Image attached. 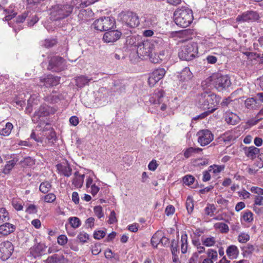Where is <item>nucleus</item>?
<instances>
[{"label":"nucleus","mask_w":263,"mask_h":263,"mask_svg":"<svg viewBox=\"0 0 263 263\" xmlns=\"http://www.w3.org/2000/svg\"><path fill=\"white\" fill-rule=\"evenodd\" d=\"M15 226L9 223H6L0 226V234L8 235L14 231Z\"/></svg>","instance_id":"4be33fe9"},{"label":"nucleus","mask_w":263,"mask_h":263,"mask_svg":"<svg viewBox=\"0 0 263 263\" xmlns=\"http://www.w3.org/2000/svg\"><path fill=\"white\" fill-rule=\"evenodd\" d=\"M258 159L257 166L259 168L263 167V153L259 154L258 155Z\"/></svg>","instance_id":"338daca9"},{"label":"nucleus","mask_w":263,"mask_h":263,"mask_svg":"<svg viewBox=\"0 0 263 263\" xmlns=\"http://www.w3.org/2000/svg\"><path fill=\"white\" fill-rule=\"evenodd\" d=\"M226 253L230 259H233L238 257L239 251L235 246L232 245L227 248Z\"/></svg>","instance_id":"b1692460"},{"label":"nucleus","mask_w":263,"mask_h":263,"mask_svg":"<svg viewBox=\"0 0 263 263\" xmlns=\"http://www.w3.org/2000/svg\"><path fill=\"white\" fill-rule=\"evenodd\" d=\"M186 208L189 213H191L194 210L193 199L191 197H188L186 201Z\"/></svg>","instance_id":"a19ab883"},{"label":"nucleus","mask_w":263,"mask_h":263,"mask_svg":"<svg viewBox=\"0 0 263 263\" xmlns=\"http://www.w3.org/2000/svg\"><path fill=\"white\" fill-rule=\"evenodd\" d=\"M56 199L55 195L53 193H49L44 196V201L50 203L53 202Z\"/></svg>","instance_id":"6e6d98bb"},{"label":"nucleus","mask_w":263,"mask_h":263,"mask_svg":"<svg viewBox=\"0 0 263 263\" xmlns=\"http://www.w3.org/2000/svg\"><path fill=\"white\" fill-rule=\"evenodd\" d=\"M215 228L218 229L221 233H226L228 232L229 228L228 226L223 222H218L215 224Z\"/></svg>","instance_id":"4c0bfd02"},{"label":"nucleus","mask_w":263,"mask_h":263,"mask_svg":"<svg viewBox=\"0 0 263 263\" xmlns=\"http://www.w3.org/2000/svg\"><path fill=\"white\" fill-rule=\"evenodd\" d=\"M69 221L71 227L73 228H77L81 224L80 220L76 217H70L69 218Z\"/></svg>","instance_id":"37998d69"},{"label":"nucleus","mask_w":263,"mask_h":263,"mask_svg":"<svg viewBox=\"0 0 263 263\" xmlns=\"http://www.w3.org/2000/svg\"><path fill=\"white\" fill-rule=\"evenodd\" d=\"M106 235L105 232L104 231H98L94 233L93 237L96 239H100L103 238Z\"/></svg>","instance_id":"052dcab7"},{"label":"nucleus","mask_w":263,"mask_h":263,"mask_svg":"<svg viewBox=\"0 0 263 263\" xmlns=\"http://www.w3.org/2000/svg\"><path fill=\"white\" fill-rule=\"evenodd\" d=\"M195 180L194 177L192 175H186L183 178V181L184 184L187 185L192 184Z\"/></svg>","instance_id":"49530a36"},{"label":"nucleus","mask_w":263,"mask_h":263,"mask_svg":"<svg viewBox=\"0 0 263 263\" xmlns=\"http://www.w3.org/2000/svg\"><path fill=\"white\" fill-rule=\"evenodd\" d=\"M44 82L46 86H55L60 83V78L49 75L45 79Z\"/></svg>","instance_id":"393cba45"},{"label":"nucleus","mask_w":263,"mask_h":263,"mask_svg":"<svg viewBox=\"0 0 263 263\" xmlns=\"http://www.w3.org/2000/svg\"><path fill=\"white\" fill-rule=\"evenodd\" d=\"M243 218L245 221L250 222L253 219L252 213L249 211L245 212L243 215Z\"/></svg>","instance_id":"3c124183"},{"label":"nucleus","mask_w":263,"mask_h":263,"mask_svg":"<svg viewBox=\"0 0 263 263\" xmlns=\"http://www.w3.org/2000/svg\"><path fill=\"white\" fill-rule=\"evenodd\" d=\"M198 258L197 253H194L192 257L189 259L188 263H197Z\"/></svg>","instance_id":"774afa93"},{"label":"nucleus","mask_w":263,"mask_h":263,"mask_svg":"<svg viewBox=\"0 0 263 263\" xmlns=\"http://www.w3.org/2000/svg\"><path fill=\"white\" fill-rule=\"evenodd\" d=\"M250 239V236L245 233H242L239 235L238 237V240L240 243H246L249 241Z\"/></svg>","instance_id":"a18cd8bd"},{"label":"nucleus","mask_w":263,"mask_h":263,"mask_svg":"<svg viewBox=\"0 0 263 263\" xmlns=\"http://www.w3.org/2000/svg\"><path fill=\"white\" fill-rule=\"evenodd\" d=\"M45 251V246L43 244H37L31 249L30 252L34 257L40 256Z\"/></svg>","instance_id":"a878e982"},{"label":"nucleus","mask_w":263,"mask_h":263,"mask_svg":"<svg viewBox=\"0 0 263 263\" xmlns=\"http://www.w3.org/2000/svg\"><path fill=\"white\" fill-rule=\"evenodd\" d=\"M15 15L16 13H13L12 14L7 15L5 17V21L8 22L9 26L13 28L14 31H16V29L15 28V23L16 22V18H15Z\"/></svg>","instance_id":"c85d7f7f"},{"label":"nucleus","mask_w":263,"mask_h":263,"mask_svg":"<svg viewBox=\"0 0 263 263\" xmlns=\"http://www.w3.org/2000/svg\"><path fill=\"white\" fill-rule=\"evenodd\" d=\"M34 163V160L31 158L28 157L24 158L23 160H21L20 162V165L23 167H25L31 166Z\"/></svg>","instance_id":"ea45409f"},{"label":"nucleus","mask_w":263,"mask_h":263,"mask_svg":"<svg viewBox=\"0 0 263 263\" xmlns=\"http://www.w3.org/2000/svg\"><path fill=\"white\" fill-rule=\"evenodd\" d=\"M224 168V165H213L209 168V171L214 175H217Z\"/></svg>","instance_id":"72a5a7b5"},{"label":"nucleus","mask_w":263,"mask_h":263,"mask_svg":"<svg viewBox=\"0 0 263 263\" xmlns=\"http://www.w3.org/2000/svg\"><path fill=\"white\" fill-rule=\"evenodd\" d=\"M153 45L148 41L140 43L137 47V53L141 56H148L152 53Z\"/></svg>","instance_id":"f8f14e48"},{"label":"nucleus","mask_w":263,"mask_h":263,"mask_svg":"<svg viewBox=\"0 0 263 263\" xmlns=\"http://www.w3.org/2000/svg\"><path fill=\"white\" fill-rule=\"evenodd\" d=\"M174 17L176 25L183 28L188 27L193 20L192 10L185 7L177 8L174 13Z\"/></svg>","instance_id":"7ed1b4c3"},{"label":"nucleus","mask_w":263,"mask_h":263,"mask_svg":"<svg viewBox=\"0 0 263 263\" xmlns=\"http://www.w3.org/2000/svg\"><path fill=\"white\" fill-rule=\"evenodd\" d=\"M202 244L206 247L214 246L216 243V239L214 237L210 236L205 238H202Z\"/></svg>","instance_id":"473e14b6"},{"label":"nucleus","mask_w":263,"mask_h":263,"mask_svg":"<svg viewBox=\"0 0 263 263\" xmlns=\"http://www.w3.org/2000/svg\"><path fill=\"white\" fill-rule=\"evenodd\" d=\"M243 151L245 155L251 160H254L259 154V149L254 146L245 147Z\"/></svg>","instance_id":"a211bd4d"},{"label":"nucleus","mask_w":263,"mask_h":263,"mask_svg":"<svg viewBox=\"0 0 263 263\" xmlns=\"http://www.w3.org/2000/svg\"><path fill=\"white\" fill-rule=\"evenodd\" d=\"M181 251L182 254H185L187 252L189 247L188 241H187V235L184 233L182 234L181 238Z\"/></svg>","instance_id":"cd10ccee"},{"label":"nucleus","mask_w":263,"mask_h":263,"mask_svg":"<svg viewBox=\"0 0 263 263\" xmlns=\"http://www.w3.org/2000/svg\"><path fill=\"white\" fill-rule=\"evenodd\" d=\"M164 96V92L163 90L157 89L150 97L149 101L152 104L155 105H160L164 100L166 99Z\"/></svg>","instance_id":"dca6fc26"},{"label":"nucleus","mask_w":263,"mask_h":263,"mask_svg":"<svg viewBox=\"0 0 263 263\" xmlns=\"http://www.w3.org/2000/svg\"><path fill=\"white\" fill-rule=\"evenodd\" d=\"M121 32L117 30H107L103 35V39L106 43H112L120 39Z\"/></svg>","instance_id":"2eb2a0df"},{"label":"nucleus","mask_w":263,"mask_h":263,"mask_svg":"<svg viewBox=\"0 0 263 263\" xmlns=\"http://www.w3.org/2000/svg\"><path fill=\"white\" fill-rule=\"evenodd\" d=\"M225 121L230 125H236L240 121L239 117L232 112H227L225 115Z\"/></svg>","instance_id":"f3484780"},{"label":"nucleus","mask_w":263,"mask_h":263,"mask_svg":"<svg viewBox=\"0 0 263 263\" xmlns=\"http://www.w3.org/2000/svg\"><path fill=\"white\" fill-rule=\"evenodd\" d=\"M72 11V7L69 5H55L50 9L51 17L53 20L63 19L69 16Z\"/></svg>","instance_id":"39448f33"},{"label":"nucleus","mask_w":263,"mask_h":263,"mask_svg":"<svg viewBox=\"0 0 263 263\" xmlns=\"http://www.w3.org/2000/svg\"><path fill=\"white\" fill-rule=\"evenodd\" d=\"M14 247L12 243L7 241L0 243V257L2 260L8 259L12 255Z\"/></svg>","instance_id":"1a4fd4ad"},{"label":"nucleus","mask_w":263,"mask_h":263,"mask_svg":"<svg viewBox=\"0 0 263 263\" xmlns=\"http://www.w3.org/2000/svg\"><path fill=\"white\" fill-rule=\"evenodd\" d=\"M178 246L177 242L175 241V240H173L172 241V245H171V252L173 256H178Z\"/></svg>","instance_id":"de8ad7c7"},{"label":"nucleus","mask_w":263,"mask_h":263,"mask_svg":"<svg viewBox=\"0 0 263 263\" xmlns=\"http://www.w3.org/2000/svg\"><path fill=\"white\" fill-rule=\"evenodd\" d=\"M198 137V142L201 146H204L209 144L214 139V135L208 129L199 130L197 133Z\"/></svg>","instance_id":"6e6552de"},{"label":"nucleus","mask_w":263,"mask_h":263,"mask_svg":"<svg viewBox=\"0 0 263 263\" xmlns=\"http://www.w3.org/2000/svg\"><path fill=\"white\" fill-rule=\"evenodd\" d=\"M64 258L61 255L54 254L48 257L46 259V263H61L64 261Z\"/></svg>","instance_id":"c756f323"},{"label":"nucleus","mask_w":263,"mask_h":263,"mask_svg":"<svg viewBox=\"0 0 263 263\" xmlns=\"http://www.w3.org/2000/svg\"><path fill=\"white\" fill-rule=\"evenodd\" d=\"M149 56L150 61L153 63H159L162 61V57L157 53L152 54V53Z\"/></svg>","instance_id":"c03bdc74"},{"label":"nucleus","mask_w":263,"mask_h":263,"mask_svg":"<svg viewBox=\"0 0 263 263\" xmlns=\"http://www.w3.org/2000/svg\"><path fill=\"white\" fill-rule=\"evenodd\" d=\"M57 168L63 175L66 177H69L71 175L72 169L68 164H59L57 165Z\"/></svg>","instance_id":"5701e85b"},{"label":"nucleus","mask_w":263,"mask_h":263,"mask_svg":"<svg viewBox=\"0 0 263 263\" xmlns=\"http://www.w3.org/2000/svg\"><path fill=\"white\" fill-rule=\"evenodd\" d=\"M45 135L47 136L46 138L48 141V143L50 145H52L56 140L55 133L53 129H49L48 133L45 134Z\"/></svg>","instance_id":"f704fd0d"},{"label":"nucleus","mask_w":263,"mask_h":263,"mask_svg":"<svg viewBox=\"0 0 263 263\" xmlns=\"http://www.w3.org/2000/svg\"><path fill=\"white\" fill-rule=\"evenodd\" d=\"M64 60L60 57H53L49 62L48 69L58 72L64 69Z\"/></svg>","instance_id":"9b49d317"},{"label":"nucleus","mask_w":263,"mask_h":263,"mask_svg":"<svg viewBox=\"0 0 263 263\" xmlns=\"http://www.w3.org/2000/svg\"><path fill=\"white\" fill-rule=\"evenodd\" d=\"M51 187V184L48 181H44L41 183L40 185V191L43 193H48Z\"/></svg>","instance_id":"e433bc0d"},{"label":"nucleus","mask_w":263,"mask_h":263,"mask_svg":"<svg viewBox=\"0 0 263 263\" xmlns=\"http://www.w3.org/2000/svg\"><path fill=\"white\" fill-rule=\"evenodd\" d=\"M14 165V161H9L5 165V166L3 169V172L5 174H8L9 173L10 171L12 169Z\"/></svg>","instance_id":"09e8293b"},{"label":"nucleus","mask_w":263,"mask_h":263,"mask_svg":"<svg viewBox=\"0 0 263 263\" xmlns=\"http://www.w3.org/2000/svg\"><path fill=\"white\" fill-rule=\"evenodd\" d=\"M13 126L12 123L8 122L5 125V127L0 130V135L4 136H7L11 133Z\"/></svg>","instance_id":"2f4dec72"},{"label":"nucleus","mask_w":263,"mask_h":263,"mask_svg":"<svg viewBox=\"0 0 263 263\" xmlns=\"http://www.w3.org/2000/svg\"><path fill=\"white\" fill-rule=\"evenodd\" d=\"M163 240H165L166 242L167 241V239L163 236L162 233L161 231H157L153 236L151 239V243L154 247H157L160 242L163 244Z\"/></svg>","instance_id":"6ab92c4d"},{"label":"nucleus","mask_w":263,"mask_h":263,"mask_svg":"<svg viewBox=\"0 0 263 263\" xmlns=\"http://www.w3.org/2000/svg\"><path fill=\"white\" fill-rule=\"evenodd\" d=\"M55 111V109L48 106L46 105H42L39 111L35 112L33 117H32V121L33 122H38L40 117H45L49 115L50 114H54Z\"/></svg>","instance_id":"4468645a"},{"label":"nucleus","mask_w":263,"mask_h":263,"mask_svg":"<svg viewBox=\"0 0 263 263\" xmlns=\"http://www.w3.org/2000/svg\"><path fill=\"white\" fill-rule=\"evenodd\" d=\"M250 191L254 194H257V196L263 195V189L257 186H252L250 189Z\"/></svg>","instance_id":"bf43d9fd"},{"label":"nucleus","mask_w":263,"mask_h":263,"mask_svg":"<svg viewBox=\"0 0 263 263\" xmlns=\"http://www.w3.org/2000/svg\"><path fill=\"white\" fill-rule=\"evenodd\" d=\"M9 213L7 210L3 208H0V224L9 220Z\"/></svg>","instance_id":"c9c22d12"},{"label":"nucleus","mask_w":263,"mask_h":263,"mask_svg":"<svg viewBox=\"0 0 263 263\" xmlns=\"http://www.w3.org/2000/svg\"><path fill=\"white\" fill-rule=\"evenodd\" d=\"M259 14L256 11H247L238 15L236 21L239 23L253 22L258 20Z\"/></svg>","instance_id":"9d476101"},{"label":"nucleus","mask_w":263,"mask_h":263,"mask_svg":"<svg viewBox=\"0 0 263 263\" xmlns=\"http://www.w3.org/2000/svg\"><path fill=\"white\" fill-rule=\"evenodd\" d=\"M198 53L197 43L192 42H187L184 43L178 53L180 59L190 61L193 59Z\"/></svg>","instance_id":"20e7f679"},{"label":"nucleus","mask_w":263,"mask_h":263,"mask_svg":"<svg viewBox=\"0 0 263 263\" xmlns=\"http://www.w3.org/2000/svg\"><path fill=\"white\" fill-rule=\"evenodd\" d=\"M39 102V99L37 98V97L35 95L32 96L30 97V98L28 100V104L29 106H33L34 105L38 104Z\"/></svg>","instance_id":"8fccbe9b"},{"label":"nucleus","mask_w":263,"mask_h":263,"mask_svg":"<svg viewBox=\"0 0 263 263\" xmlns=\"http://www.w3.org/2000/svg\"><path fill=\"white\" fill-rule=\"evenodd\" d=\"M72 4L77 9L83 8L89 5L87 0H73Z\"/></svg>","instance_id":"7c9ffc66"},{"label":"nucleus","mask_w":263,"mask_h":263,"mask_svg":"<svg viewBox=\"0 0 263 263\" xmlns=\"http://www.w3.org/2000/svg\"><path fill=\"white\" fill-rule=\"evenodd\" d=\"M117 221L116 213L114 211H112L109 216L108 222L110 224L114 223Z\"/></svg>","instance_id":"0e129e2a"},{"label":"nucleus","mask_w":263,"mask_h":263,"mask_svg":"<svg viewBox=\"0 0 263 263\" xmlns=\"http://www.w3.org/2000/svg\"><path fill=\"white\" fill-rule=\"evenodd\" d=\"M58 242L60 245H64L67 242V238L66 235H61L58 238Z\"/></svg>","instance_id":"680f3d73"},{"label":"nucleus","mask_w":263,"mask_h":263,"mask_svg":"<svg viewBox=\"0 0 263 263\" xmlns=\"http://www.w3.org/2000/svg\"><path fill=\"white\" fill-rule=\"evenodd\" d=\"M231 84L230 78L227 75L220 73H213L202 82V86L212 85L218 91L226 90Z\"/></svg>","instance_id":"f03ea898"},{"label":"nucleus","mask_w":263,"mask_h":263,"mask_svg":"<svg viewBox=\"0 0 263 263\" xmlns=\"http://www.w3.org/2000/svg\"><path fill=\"white\" fill-rule=\"evenodd\" d=\"M118 19L123 24L130 28H135L140 24L138 16L131 11L121 12L118 15Z\"/></svg>","instance_id":"423d86ee"},{"label":"nucleus","mask_w":263,"mask_h":263,"mask_svg":"<svg viewBox=\"0 0 263 263\" xmlns=\"http://www.w3.org/2000/svg\"><path fill=\"white\" fill-rule=\"evenodd\" d=\"M263 205V196H255L254 197V203L253 206L262 205Z\"/></svg>","instance_id":"13d9d810"},{"label":"nucleus","mask_w":263,"mask_h":263,"mask_svg":"<svg viewBox=\"0 0 263 263\" xmlns=\"http://www.w3.org/2000/svg\"><path fill=\"white\" fill-rule=\"evenodd\" d=\"M246 107L250 109H253L256 106V101L253 98H248L245 102Z\"/></svg>","instance_id":"58836bf2"},{"label":"nucleus","mask_w":263,"mask_h":263,"mask_svg":"<svg viewBox=\"0 0 263 263\" xmlns=\"http://www.w3.org/2000/svg\"><path fill=\"white\" fill-rule=\"evenodd\" d=\"M158 166V164L155 160H153L149 163L148 167L149 170L154 171Z\"/></svg>","instance_id":"69168bd1"},{"label":"nucleus","mask_w":263,"mask_h":263,"mask_svg":"<svg viewBox=\"0 0 263 263\" xmlns=\"http://www.w3.org/2000/svg\"><path fill=\"white\" fill-rule=\"evenodd\" d=\"M166 71L163 68L155 69L151 74L148 79V83L150 87H153L159 80L163 78Z\"/></svg>","instance_id":"ddd939ff"},{"label":"nucleus","mask_w":263,"mask_h":263,"mask_svg":"<svg viewBox=\"0 0 263 263\" xmlns=\"http://www.w3.org/2000/svg\"><path fill=\"white\" fill-rule=\"evenodd\" d=\"M215 210L214 204H209L205 209V214L208 215L212 216Z\"/></svg>","instance_id":"603ef678"},{"label":"nucleus","mask_w":263,"mask_h":263,"mask_svg":"<svg viewBox=\"0 0 263 263\" xmlns=\"http://www.w3.org/2000/svg\"><path fill=\"white\" fill-rule=\"evenodd\" d=\"M94 212L96 215L99 218H101L104 216L102 208L101 206H95L93 209Z\"/></svg>","instance_id":"4d7b16f0"},{"label":"nucleus","mask_w":263,"mask_h":263,"mask_svg":"<svg viewBox=\"0 0 263 263\" xmlns=\"http://www.w3.org/2000/svg\"><path fill=\"white\" fill-rule=\"evenodd\" d=\"M219 101V97L215 93L204 91L197 96L196 105L199 108L213 112L217 109Z\"/></svg>","instance_id":"f257e3e1"},{"label":"nucleus","mask_w":263,"mask_h":263,"mask_svg":"<svg viewBox=\"0 0 263 263\" xmlns=\"http://www.w3.org/2000/svg\"><path fill=\"white\" fill-rule=\"evenodd\" d=\"M84 174H80L78 171L74 173V177L72 180V184L77 188H81L84 182Z\"/></svg>","instance_id":"aec40b11"},{"label":"nucleus","mask_w":263,"mask_h":263,"mask_svg":"<svg viewBox=\"0 0 263 263\" xmlns=\"http://www.w3.org/2000/svg\"><path fill=\"white\" fill-rule=\"evenodd\" d=\"M91 80H92V78H88L83 76L78 77L75 79L76 84L79 87H84Z\"/></svg>","instance_id":"bb28decb"},{"label":"nucleus","mask_w":263,"mask_h":263,"mask_svg":"<svg viewBox=\"0 0 263 263\" xmlns=\"http://www.w3.org/2000/svg\"><path fill=\"white\" fill-rule=\"evenodd\" d=\"M77 238L82 242H86L89 238V235L86 233L81 232L78 236Z\"/></svg>","instance_id":"864d4df0"},{"label":"nucleus","mask_w":263,"mask_h":263,"mask_svg":"<svg viewBox=\"0 0 263 263\" xmlns=\"http://www.w3.org/2000/svg\"><path fill=\"white\" fill-rule=\"evenodd\" d=\"M193 78V74L189 67H185L180 72L179 78L180 81L188 82Z\"/></svg>","instance_id":"412c9836"},{"label":"nucleus","mask_w":263,"mask_h":263,"mask_svg":"<svg viewBox=\"0 0 263 263\" xmlns=\"http://www.w3.org/2000/svg\"><path fill=\"white\" fill-rule=\"evenodd\" d=\"M194 148L192 147H189L186 149L184 151V156L185 158H189L191 156H192V154L194 153Z\"/></svg>","instance_id":"e2e57ef3"},{"label":"nucleus","mask_w":263,"mask_h":263,"mask_svg":"<svg viewBox=\"0 0 263 263\" xmlns=\"http://www.w3.org/2000/svg\"><path fill=\"white\" fill-rule=\"evenodd\" d=\"M208 258L213 262L217 259L218 255L216 251L213 249H209L207 251Z\"/></svg>","instance_id":"79ce46f5"},{"label":"nucleus","mask_w":263,"mask_h":263,"mask_svg":"<svg viewBox=\"0 0 263 263\" xmlns=\"http://www.w3.org/2000/svg\"><path fill=\"white\" fill-rule=\"evenodd\" d=\"M115 21L109 17H101L93 23L95 29L101 31L112 29L115 26Z\"/></svg>","instance_id":"0eeeda50"},{"label":"nucleus","mask_w":263,"mask_h":263,"mask_svg":"<svg viewBox=\"0 0 263 263\" xmlns=\"http://www.w3.org/2000/svg\"><path fill=\"white\" fill-rule=\"evenodd\" d=\"M57 43V41L54 39H46L44 41L43 46L46 48L51 47Z\"/></svg>","instance_id":"5fc2aeb1"}]
</instances>
